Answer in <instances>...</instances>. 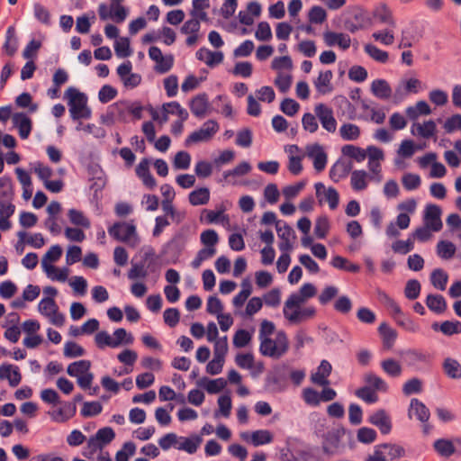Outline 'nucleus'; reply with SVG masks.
<instances>
[{
  "mask_svg": "<svg viewBox=\"0 0 461 461\" xmlns=\"http://www.w3.org/2000/svg\"><path fill=\"white\" fill-rule=\"evenodd\" d=\"M68 98V110L73 120L89 119L91 109L87 106V96L75 87H68L65 92Z\"/></svg>",
  "mask_w": 461,
  "mask_h": 461,
  "instance_id": "f257e3e1",
  "label": "nucleus"
},
{
  "mask_svg": "<svg viewBox=\"0 0 461 461\" xmlns=\"http://www.w3.org/2000/svg\"><path fill=\"white\" fill-rule=\"evenodd\" d=\"M289 348V342L285 331L279 330L276 339L271 338L260 340L259 352L268 357L278 359L284 356Z\"/></svg>",
  "mask_w": 461,
  "mask_h": 461,
  "instance_id": "f03ea898",
  "label": "nucleus"
},
{
  "mask_svg": "<svg viewBox=\"0 0 461 461\" xmlns=\"http://www.w3.org/2000/svg\"><path fill=\"white\" fill-rule=\"evenodd\" d=\"M61 255L62 249L59 245L51 246L41 259V267L50 279L65 282L68 276V269L67 267L62 268L55 276H52L54 271H58V268L51 263L57 262Z\"/></svg>",
  "mask_w": 461,
  "mask_h": 461,
  "instance_id": "7ed1b4c3",
  "label": "nucleus"
},
{
  "mask_svg": "<svg viewBox=\"0 0 461 461\" xmlns=\"http://www.w3.org/2000/svg\"><path fill=\"white\" fill-rule=\"evenodd\" d=\"M108 233L115 240L127 242L132 247H135L139 243L136 228L132 224L116 222L108 229Z\"/></svg>",
  "mask_w": 461,
  "mask_h": 461,
  "instance_id": "20e7f679",
  "label": "nucleus"
},
{
  "mask_svg": "<svg viewBox=\"0 0 461 461\" xmlns=\"http://www.w3.org/2000/svg\"><path fill=\"white\" fill-rule=\"evenodd\" d=\"M219 129L220 126L217 122L209 120L205 122L199 130L193 131L185 139V145L188 147L194 143L207 142L212 139Z\"/></svg>",
  "mask_w": 461,
  "mask_h": 461,
  "instance_id": "39448f33",
  "label": "nucleus"
},
{
  "mask_svg": "<svg viewBox=\"0 0 461 461\" xmlns=\"http://www.w3.org/2000/svg\"><path fill=\"white\" fill-rule=\"evenodd\" d=\"M370 23L371 19L368 13L360 7H355L348 13V16L344 22V27L347 31L354 33L365 28Z\"/></svg>",
  "mask_w": 461,
  "mask_h": 461,
  "instance_id": "423d86ee",
  "label": "nucleus"
},
{
  "mask_svg": "<svg viewBox=\"0 0 461 461\" xmlns=\"http://www.w3.org/2000/svg\"><path fill=\"white\" fill-rule=\"evenodd\" d=\"M314 113L324 130L330 133L336 131L338 123L330 107L324 104H318L314 107Z\"/></svg>",
  "mask_w": 461,
  "mask_h": 461,
  "instance_id": "0eeeda50",
  "label": "nucleus"
},
{
  "mask_svg": "<svg viewBox=\"0 0 461 461\" xmlns=\"http://www.w3.org/2000/svg\"><path fill=\"white\" fill-rule=\"evenodd\" d=\"M442 210L437 204H427L423 213V223L432 231L438 232L441 230L443 222L441 221Z\"/></svg>",
  "mask_w": 461,
  "mask_h": 461,
  "instance_id": "6e6552de",
  "label": "nucleus"
},
{
  "mask_svg": "<svg viewBox=\"0 0 461 461\" xmlns=\"http://www.w3.org/2000/svg\"><path fill=\"white\" fill-rule=\"evenodd\" d=\"M345 433L346 429L344 428H337L328 431L324 435L322 443L323 453L329 456L336 454L340 447V441Z\"/></svg>",
  "mask_w": 461,
  "mask_h": 461,
  "instance_id": "1a4fd4ad",
  "label": "nucleus"
},
{
  "mask_svg": "<svg viewBox=\"0 0 461 461\" xmlns=\"http://www.w3.org/2000/svg\"><path fill=\"white\" fill-rule=\"evenodd\" d=\"M240 438L247 443L258 447L261 445L269 444L273 441V434L267 429H258L253 432H241Z\"/></svg>",
  "mask_w": 461,
  "mask_h": 461,
  "instance_id": "9d476101",
  "label": "nucleus"
},
{
  "mask_svg": "<svg viewBox=\"0 0 461 461\" xmlns=\"http://www.w3.org/2000/svg\"><path fill=\"white\" fill-rule=\"evenodd\" d=\"M306 155L312 159L313 167L318 172L322 171L327 164V154L322 146L318 143L308 145L306 147Z\"/></svg>",
  "mask_w": 461,
  "mask_h": 461,
  "instance_id": "9b49d317",
  "label": "nucleus"
},
{
  "mask_svg": "<svg viewBox=\"0 0 461 461\" xmlns=\"http://www.w3.org/2000/svg\"><path fill=\"white\" fill-rule=\"evenodd\" d=\"M323 41L328 47L338 45L343 50L350 47L351 39L349 35L343 32L326 31L323 32Z\"/></svg>",
  "mask_w": 461,
  "mask_h": 461,
  "instance_id": "f8f14e48",
  "label": "nucleus"
},
{
  "mask_svg": "<svg viewBox=\"0 0 461 461\" xmlns=\"http://www.w3.org/2000/svg\"><path fill=\"white\" fill-rule=\"evenodd\" d=\"M368 421L377 427L382 434H389L392 429V421L390 416L384 409H380L371 414Z\"/></svg>",
  "mask_w": 461,
  "mask_h": 461,
  "instance_id": "ddd939ff",
  "label": "nucleus"
},
{
  "mask_svg": "<svg viewBox=\"0 0 461 461\" xmlns=\"http://www.w3.org/2000/svg\"><path fill=\"white\" fill-rule=\"evenodd\" d=\"M12 121L14 126L18 129L21 139H27L32 129V122L30 117L24 113H15L12 115Z\"/></svg>",
  "mask_w": 461,
  "mask_h": 461,
  "instance_id": "4468645a",
  "label": "nucleus"
},
{
  "mask_svg": "<svg viewBox=\"0 0 461 461\" xmlns=\"http://www.w3.org/2000/svg\"><path fill=\"white\" fill-rule=\"evenodd\" d=\"M421 87V82L417 78H410L403 81L394 92V98L396 102L402 101L408 94H416Z\"/></svg>",
  "mask_w": 461,
  "mask_h": 461,
  "instance_id": "2eb2a0df",
  "label": "nucleus"
},
{
  "mask_svg": "<svg viewBox=\"0 0 461 461\" xmlns=\"http://www.w3.org/2000/svg\"><path fill=\"white\" fill-rule=\"evenodd\" d=\"M0 380H8L10 386L16 387L22 380L19 367L11 364L1 365Z\"/></svg>",
  "mask_w": 461,
  "mask_h": 461,
  "instance_id": "dca6fc26",
  "label": "nucleus"
},
{
  "mask_svg": "<svg viewBox=\"0 0 461 461\" xmlns=\"http://www.w3.org/2000/svg\"><path fill=\"white\" fill-rule=\"evenodd\" d=\"M197 59L203 61L208 67L213 68L223 61L221 51H212L206 48H201L195 54Z\"/></svg>",
  "mask_w": 461,
  "mask_h": 461,
  "instance_id": "f3484780",
  "label": "nucleus"
},
{
  "mask_svg": "<svg viewBox=\"0 0 461 461\" xmlns=\"http://www.w3.org/2000/svg\"><path fill=\"white\" fill-rule=\"evenodd\" d=\"M187 243V236L182 231L176 232L172 239L167 243V252L174 257H179Z\"/></svg>",
  "mask_w": 461,
  "mask_h": 461,
  "instance_id": "a211bd4d",
  "label": "nucleus"
},
{
  "mask_svg": "<svg viewBox=\"0 0 461 461\" xmlns=\"http://www.w3.org/2000/svg\"><path fill=\"white\" fill-rule=\"evenodd\" d=\"M408 415L411 418L414 415L420 422H428L430 412L427 406L417 398L411 400Z\"/></svg>",
  "mask_w": 461,
  "mask_h": 461,
  "instance_id": "6ab92c4d",
  "label": "nucleus"
},
{
  "mask_svg": "<svg viewBox=\"0 0 461 461\" xmlns=\"http://www.w3.org/2000/svg\"><path fill=\"white\" fill-rule=\"evenodd\" d=\"M316 310L314 307L310 306L306 308H296L287 312V315H284L285 318L291 323H299L308 319L314 317Z\"/></svg>",
  "mask_w": 461,
  "mask_h": 461,
  "instance_id": "aec40b11",
  "label": "nucleus"
},
{
  "mask_svg": "<svg viewBox=\"0 0 461 461\" xmlns=\"http://www.w3.org/2000/svg\"><path fill=\"white\" fill-rule=\"evenodd\" d=\"M315 190L317 197H321V194H324V198L329 203V206L331 210H335L338 207L339 195L334 187L326 189L325 185L320 182L315 184Z\"/></svg>",
  "mask_w": 461,
  "mask_h": 461,
  "instance_id": "412c9836",
  "label": "nucleus"
},
{
  "mask_svg": "<svg viewBox=\"0 0 461 461\" xmlns=\"http://www.w3.org/2000/svg\"><path fill=\"white\" fill-rule=\"evenodd\" d=\"M331 365L327 360H322L318 367L317 372L312 374L311 381L318 385L326 386L330 384L327 377L331 373Z\"/></svg>",
  "mask_w": 461,
  "mask_h": 461,
  "instance_id": "4be33fe9",
  "label": "nucleus"
},
{
  "mask_svg": "<svg viewBox=\"0 0 461 461\" xmlns=\"http://www.w3.org/2000/svg\"><path fill=\"white\" fill-rule=\"evenodd\" d=\"M15 206L12 201L0 200V230H8L11 228L9 218L14 213Z\"/></svg>",
  "mask_w": 461,
  "mask_h": 461,
  "instance_id": "5701e85b",
  "label": "nucleus"
},
{
  "mask_svg": "<svg viewBox=\"0 0 461 461\" xmlns=\"http://www.w3.org/2000/svg\"><path fill=\"white\" fill-rule=\"evenodd\" d=\"M209 107L208 98L205 94H200L190 102V110L198 118L205 116Z\"/></svg>",
  "mask_w": 461,
  "mask_h": 461,
  "instance_id": "b1692460",
  "label": "nucleus"
},
{
  "mask_svg": "<svg viewBox=\"0 0 461 461\" xmlns=\"http://www.w3.org/2000/svg\"><path fill=\"white\" fill-rule=\"evenodd\" d=\"M179 441H177L176 448L178 450L185 451L188 454H194L199 446L201 445L203 439L200 436L194 435L190 438L186 437H178Z\"/></svg>",
  "mask_w": 461,
  "mask_h": 461,
  "instance_id": "393cba45",
  "label": "nucleus"
},
{
  "mask_svg": "<svg viewBox=\"0 0 461 461\" xmlns=\"http://www.w3.org/2000/svg\"><path fill=\"white\" fill-rule=\"evenodd\" d=\"M332 77L333 74L331 70L320 72L319 77L314 80V86L320 94L325 95L332 91Z\"/></svg>",
  "mask_w": 461,
  "mask_h": 461,
  "instance_id": "a878e982",
  "label": "nucleus"
},
{
  "mask_svg": "<svg viewBox=\"0 0 461 461\" xmlns=\"http://www.w3.org/2000/svg\"><path fill=\"white\" fill-rule=\"evenodd\" d=\"M372 94L381 99H389L392 95V88L388 82L384 79H375L371 84Z\"/></svg>",
  "mask_w": 461,
  "mask_h": 461,
  "instance_id": "bb28decb",
  "label": "nucleus"
},
{
  "mask_svg": "<svg viewBox=\"0 0 461 461\" xmlns=\"http://www.w3.org/2000/svg\"><path fill=\"white\" fill-rule=\"evenodd\" d=\"M77 411V406L75 402H67L63 403V406L59 410L51 413L52 419L57 422H64L72 418Z\"/></svg>",
  "mask_w": 461,
  "mask_h": 461,
  "instance_id": "cd10ccee",
  "label": "nucleus"
},
{
  "mask_svg": "<svg viewBox=\"0 0 461 461\" xmlns=\"http://www.w3.org/2000/svg\"><path fill=\"white\" fill-rule=\"evenodd\" d=\"M113 109H116L118 113H122L126 111L132 114L136 120H140L142 117L143 106L140 102H121L115 104Z\"/></svg>",
  "mask_w": 461,
  "mask_h": 461,
  "instance_id": "c85d7f7f",
  "label": "nucleus"
},
{
  "mask_svg": "<svg viewBox=\"0 0 461 461\" xmlns=\"http://www.w3.org/2000/svg\"><path fill=\"white\" fill-rule=\"evenodd\" d=\"M375 18L378 19L380 23L395 27V21L393 17L392 11L385 4H379L373 11Z\"/></svg>",
  "mask_w": 461,
  "mask_h": 461,
  "instance_id": "c756f323",
  "label": "nucleus"
},
{
  "mask_svg": "<svg viewBox=\"0 0 461 461\" xmlns=\"http://www.w3.org/2000/svg\"><path fill=\"white\" fill-rule=\"evenodd\" d=\"M427 307L437 314H441L447 310V302L441 294H429L426 298Z\"/></svg>",
  "mask_w": 461,
  "mask_h": 461,
  "instance_id": "7c9ffc66",
  "label": "nucleus"
},
{
  "mask_svg": "<svg viewBox=\"0 0 461 461\" xmlns=\"http://www.w3.org/2000/svg\"><path fill=\"white\" fill-rule=\"evenodd\" d=\"M149 257V253H145L144 260L139 263H132L131 267L128 272V278L131 280H135L139 278H145L149 272L148 267H149L150 264L148 266L145 265V261Z\"/></svg>",
  "mask_w": 461,
  "mask_h": 461,
  "instance_id": "2f4dec72",
  "label": "nucleus"
},
{
  "mask_svg": "<svg viewBox=\"0 0 461 461\" xmlns=\"http://www.w3.org/2000/svg\"><path fill=\"white\" fill-rule=\"evenodd\" d=\"M404 359L409 366H417L419 363H427L429 356L420 350L408 349L403 352Z\"/></svg>",
  "mask_w": 461,
  "mask_h": 461,
  "instance_id": "473e14b6",
  "label": "nucleus"
},
{
  "mask_svg": "<svg viewBox=\"0 0 461 461\" xmlns=\"http://www.w3.org/2000/svg\"><path fill=\"white\" fill-rule=\"evenodd\" d=\"M163 110H164V116H163L164 122L167 121L168 114H176L182 121H186L189 116L187 111L185 109H184L177 102H170V103L165 104L163 105Z\"/></svg>",
  "mask_w": 461,
  "mask_h": 461,
  "instance_id": "72a5a7b5",
  "label": "nucleus"
},
{
  "mask_svg": "<svg viewBox=\"0 0 461 461\" xmlns=\"http://www.w3.org/2000/svg\"><path fill=\"white\" fill-rule=\"evenodd\" d=\"M339 132L341 139L348 141L357 140L361 134L360 128L357 124L349 122L343 123Z\"/></svg>",
  "mask_w": 461,
  "mask_h": 461,
  "instance_id": "f704fd0d",
  "label": "nucleus"
},
{
  "mask_svg": "<svg viewBox=\"0 0 461 461\" xmlns=\"http://www.w3.org/2000/svg\"><path fill=\"white\" fill-rule=\"evenodd\" d=\"M443 370L445 374L452 379H460L461 378V365L459 362L451 357H447L444 359L442 364Z\"/></svg>",
  "mask_w": 461,
  "mask_h": 461,
  "instance_id": "c9c22d12",
  "label": "nucleus"
},
{
  "mask_svg": "<svg viewBox=\"0 0 461 461\" xmlns=\"http://www.w3.org/2000/svg\"><path fill=\"white\" fill-rule=\"evenodd\" d=\"M436 131V123L432 121H427L423 124L420 123H413L411 127V133L429 139L435 134Z\"/></svg>",
  "mask_w": 461,
  "mask_h": 461,
  "instance_id": "e433bc0d",
  "label": "nucleus"
},
{
  "mask_svg": "<svg viewBox=\"0 0 461 461\" xmlns=\"http://www.w3.org/2000/svg\"><path fill=\"white\" fill-rule=\"evenodd\" d=\"M4 50L8 56H14L18 49V40L15 36L14 27H8L5 34V42L3 46Z\"/></svg>",
  "mask_w": 461,
  "mask_h": 461,
  "instance_id": "4c0bfd02",
  "label": "nucleus"
},
{
  "mask_svg": "<svg viewBox=\"0 0 461 461\" xmlns=\"http://www.w3.org/2000/svg\"><path fill=\"white\" fill-rule=\"evenodd\" d=\"M383 371L392 377H398L402 373V367L399 361L393 358H385L381 362Z\"/></svg>",
  "mask_w": 461,
  "mask_h": 461,
  "instance_id": "58836bf2",
  "label": "nucleus"
},
{
  "mask_svg": "<svg viewBox=\"0 0 461 461\" xmlns=\"http://www.w3.org/2000/svg\"><path fill=\"white\" fill-rule=\"evenodd\" d=\"M188 198L190 203L194 206L203 205L210 200V191L206 187H202L192 191Z\"/></svg>",
  "mask_w": 461,
  "mask_h": 461,
  "instance_id": "ea45409f",
  "label": "nucleus"
},
{
  "mask_svg": "<svg viewBox=\"0 0 461 461\" xmlns=\"http://www.w3.org/2000/svg\"><path fill=\"white\" fill-rule=\"evenodd\" d=\"M368 174L365 170H354L351 173V186L356 191H361L367 186Z\"/></svg>",
  "mask_w": 461,
  "mask_h": 461,
  "instance_id": "a19ab883",
  "label": "nucleus"
},
{
  "mask_svg": "<svg viewBox=\"0 0 461 461\" xmlns=\"http://www.w3.org/2000/svg\"><path fill=\"white\" fill-rule=\"evenodd\" d=\"M351 170V166L344 162L337 161L330 170V177L334 182H339L346 177Z\"/></svg>",
  "mask_w": 461,
  "mask_h": 461,
  "instance_id": "79ce46f5",
  "label": "nucleus"
},
{
  "mask_svg": "<svg viewBox=\"0 0 461 461\" xmlns=\"http://www.w3.org/2000/svg\"><path fill=\"white\" fill-rule=\"evenodd\" d=\"M378 331L383 338L384 346L391 348L396 339L397 332L385 322L380 324Z\"/></svg>",
  "mask_w": 461,
  "mask_h": 461,
  "instance_id": "37998d69",
  "label": "nucleus"
},
{
  "mask_svg": "<svg viewBox=\"0 0 461 461\" xmlns=\"http://www.w3.org/2000/svg\"><path fill=\"white\" fill-rule=\"evenodd\" d=\"M91 363L89 360H79L71 363L67 368V373L70 376L79 377L90 370Z\"/></svg>",
  "mask_w": 461,
  "mask_h": 461,
  "instance_id": "c03bdc74",
  "label": "nucleus"
},
{
  "mask_svg": "<svg viewBox=\"0 0 461 461\" xmlns=\"http://www.w3.org/2000/svg\"><path fill=\"white\" fill-rule=\"evenodd\" d=\"M456 248L454 243L447 240H440L437 244V255L445 260L454 257Z\"/></svg>",
  "mask_w": 461,
  "mask_h": 461,
  "instance_id": "a18cd8bd",
  "label": "nucleus"
},
{
  "mask_svg": "<svg viewBox=\"0 0 461 461\" xmlns=\"http://www.w3.org/2000/svg\"><path fill=\"white\" fill-rule=\"evenodd\" d=\"M434 448L441 456L448 457L456 452V447L451 440L439 438L434 442Z\"/></svg>",
  "mask_w": 461,
  "mask_h": 461,
  "instance_id": "49530a36",
  "label": "nucleus"
},
{
  "mask_svg": "<svg viewBox=\"0 0 461 461\" xmlns=\"http://www.w3.org/2000/svg\"><path fill=\"white\" fill-rule=\"evenodd\" d=\"M364 380L367 384L366 386H370V388L374 389L375 392H386L388 389L386 382L373 373L366 374Z\"/></svg>",
  "mask_w": 461,
  "mask_h": 461,
  "instance_id": "de8ad7c7",
  "label": "nucleus"
},
{
  "mask_svg": "<svg viewBox=\"0 0 461 461\" xmlns=\"http://www.w3.org/2000/svg\"><path fill=\"white\" fill-rule=\"evenodd\" d=\"M331 266L338 269L346 270L351 273H357L360 270V267L357 264L349 262L341 256H336L330 262Z\"/></svg>",
  "mask_w": 461,
  "mask_h": 461,
  "instance_id": "09e8293b",
  "label": "nucleus"
},
{
  "mask_svg": "<svg viewBox=\"0 0 461 461\" xmlns=\"http://www.w3.org/2000/svg\"><path fill=\"white\" fill-rule=\"evenodd\" d=\"M447 278V274L440 268L434 269L430 275V282L432 285L440 291H444L446 289Z\"/></svg>",
  "mask_w": 461,
  "mask_h": 461,
  "instance_id": "8fccbe9b",
  "label": "nucleus"
},
{
  "mask_svg": "<svg viewBox=\"0 0 461 461\" xmlns=\"http://www.w3.org/2000/svg\"><path fill=\"white\" fill-rule=\"evenodd\" d=\"M14 189L12 179L9 176L0 177V200L13 201Z\"/></svg>",
  "mask_w": 461,
  "mask_h": 461,
  "instance_id": "3c124183",
  "label": "nucleus"
},
{
  "mask_svg": "<svg viewBox=\"0 0 461 461\" xmlns=\"http://www.w3.org/2000/svg\"><path fill=\"white\" fill-rule=\"evenodd\" d=\"M414 249V241L411 235L406 240H397L392 244V249L394 253L406 255Z\"/></svg>",
  "mask_w": 461,
  "mask_h": 461,
  "instance_id": "603ef678",
  "label": "nucleus"
},
{
  "mask_svg": "<svg viewBox=\"0 0 461 461\" xmlns=\"http://www.w3.org/2000/svg\"><path fill=\"white\" fill-rule=\"evenodd\" d=\"M306 302V299L298 292L293 293L285 302L283 313L284 315H287L288 312H291L294 309H296L301 306L303 303Z\"/></svg>",
  "mask_w": 461,
  "mask_h": 461,
  "instance_id": "864d4df0",
  "label": "nucleus"
},
{
  "mask_svg": "<svg viewBox=\"0 0 461 461\" xmlns=\"http://www.w3.org/2000/svg\"><path fill=\"white\" fill-rule=\"evenodd\" d=\"M341 151L343 155L355 158L357 162H362L366 158V149L354 145H345L342 147Z\"/></svg>",
  "mask_w": 461,
  "mask_h": 461,
  "instance_id": "5fc2aeb1",
  "label": "nucleus"
},
{
  "mask_svg": "<svg viewBox=\"0 0 461 461\" xmlns=\"http://www.w3.org/2000/svg\"><path fill=\"white\" fill-rule=\"evenodd\" d=\"M113 348H118L122 344L130 345L133 343V337L128 333L125 329L119 328L113 332Z\"/></svg>",
  "mask_w": 461,
  "mask_h": 461,
  "instance_id": "6e6d98bb",
  "label": "nucleus"
},
{
  "mask_svg": "<svg viewBox=\"0 0 461 461\" xmlns=\"http://www.w3.org/2000/svg\"><path fill=\"white\" fill-rule=\"evenodd\" d=\"M327 19V13L324 8L319 5L312 6L308 13V20L311 23L321 24Z\"/></svg>",
  "mask_w": 461,
  "mask_h": 461,
  "instance_id": "4d7b16f0",
  "label": "nucleus"
},
{
  "mask_svg": "<svg viewBox=\"0 0 461 461\" xmlns=\"http://www.w3.org/2000/svg\"><path fill=\"white\" fill-rule=\"evenodd\" d=\"M33 14L34 17L40 23L47 26L51 24L50 13L45 6H43L40 3H35L33 5Z\"/></svg>",
  "mask_w": 461,
  "mask_h": 461,
  "instance_id": "13d9d810",
  "label": "nucleus"
},
{
  "mask_svg": "<svg viewBox=\"0 0 461 461\" xmlns=\"http://www.w3.org/2000/svg\"><path fill=\"white\" fill-rule=\"evenodd\" d=\"M422 391V381L417 377L409 379L402 385V393L406 396L420 393Z\"/></svg>",
  "mask_w": 461,
  "mask_h": 461,
  "instance_id": "bf43d9fd",
  "label": "nucleus"
},
{
  "mask_svg": "<svg viewBox=\"0 0 461 461\" xmlns=\"http://www.w3.org/2000/svg\"><path fill=\"white\" fill-rule=\"evenodd\" d=\"M364 50L375 61L385 63L388 60V53L373 44H366Z\"/></svg>",
  "mask_w": 461,
  "mask_h": 461,
  "instance_id": "052dcab7",
  "label": "nucleus"
},
{
  "mask_svg": "<svg viewBox=\"0 0 461 461\" xmlns=\"http://www.w3.org/2000/svg\"><path fill=\"white\" fill-rule=\"evenodd\" d=\"M439 331L446 336H452L461 333V321H445L440 323Z\"/></svg>",
  "mask_w": 461,
  "mask_h": 461,
  "instance_id": "680f3d73",
  "label": "nucleus"
},
{
  "mask_svg": "<svg viewBox=\"0 0 461 461\" xmlns=\"http://www.w3.org/2000/svg\"><path fill=\"white\" fill-rule=\"evenodd\" d=\"M420 289V283L417 279H410L406 283L404 295L409 300H415L419 297Z\"/></svg>",
  "mask_w": 461,
  "mask_h": 461,
  "instance_id": "e2e57ef3",
  "label": "nucleus"
},
{
  "mask_svg": "<svg viewBox=\"0 0 461 461\" xmlns=\"http://www.w3.org/2000/svg\"><path fill=\"white\" fill-rule=\"evenodd\" d=\"M355 394L361 400L367 403H375L378 401V395L376 392L370 388V386H363L358 388Z\"/></svg>",
  "mask_w": 461,
  "mask_h": 461,
  "instance_id": "0e129e2a",
  "label": "nucleus"
},
{
  "mask_svg": "<svg viewBox=\"0 0 461 461\" xmlns=\"http://www.w3.org/2000/svg\"><path fill=\"white\" fill-rule=\"evenodd\" d=\"M191 164V156L186 151H178L174 158L173 166L175 169L185 170Z\"/></svg>",
  "mask_w": 461,
  "mask_h": 461,
  "instance_id": "69168bd1",
  "label": "nucleus"
},
{
  "mask_svg": "<svg viewBox=\"0 0 461 461\" xmlns=\"http://www.w3.org/2000/svg\"><path fill=\"white\" fill-rule=\"evenodd\" d=\"M68 216L69 218V221L72 224L81 226L84 228H89L90 227V221L89 220L85 217L82 212L77 211L76 209H70L68 212Z\"/></svg>",
  "mask_w": 461,
  "mask_h": 461,
  "instance_id": "338daca9",
  "label": "nucleus"
},
{
  "mask_svg": "<svg viewBox=\"0 0 461 461\" xmlns=\"http://www.w3.org/2000/svg\"><path fill=\"white\" fill-rule=\"evenodd\" d=\"M85 349L74 341H68L64 345L63 354L66 357L73 358L85 355Z\"/></svg>",
  "mask_w": 461,
  "mask_h": 461,
  "instance_id": "774afa93",
  "label": "nucleus"
}]
</instances>
